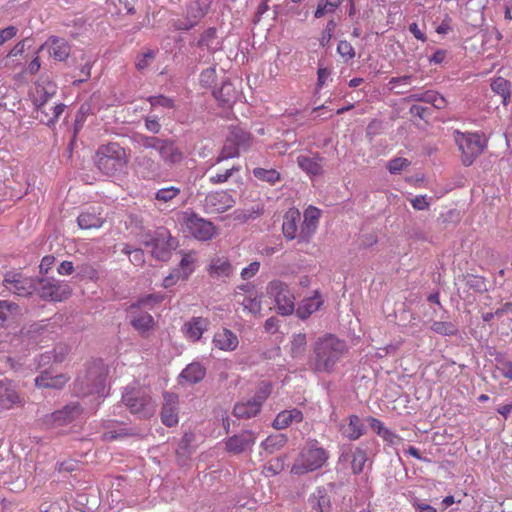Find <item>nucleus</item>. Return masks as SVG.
I'll return each instance as SVG.
<instances>
[{"label":"nucleus","instance_id":"obj_1","mask_svg":"<svg viewBox=\"0 0 512 512\" xmlns=\"http://www.w3.org/2000/svg\"><path fill=\"white\" fill-rule=\"evenodd\" d=\"M347 351L346 343L332 334L318 338L313 344L307 365L315 373H331Z\"/></svg>","mask_w":512,"mask_h":512},{"label":"nucleus","instance_id":"obj_2","mask_svg":"<svg viewBox=\"0 0 512 512\" xmlns=\"http://www.w3.org/2000/svg\"><path fill=\"white\" fill-rule=\"evenodd\" d=\"M127 164L126 150L117 142L102 144L95 153V165L104 175L117 177L125 172Z\"/></svg>","mask_w":512,"mask_h":512},{"label":"nucleus","instance_id":"obj_3","mask_svg":"<svg viewBox=\"0 0 512 512\" xmlns=\"http://www.w3.org/2000/svg\"><path fill=\"white\" fill-rule=\"evenodd\" d=\"M107 371L103 363L95 361L89 364L86 370L79 374L74 383V390L80 396L97 394L106 395Z\"/></svg>","mask_w":512,"mask_h":512},{"label":"nucleus","instance_id":"obj_4","mask_svg":"<svg viewBox=\"0 0 512 512\" xmlns=\"http://www.w3.org/2000/svg\"><path fill=\"white\" fill-rule=\"evenodd\" d=\"M122 402L126 408L139 419H149L156 411V402L149 389L139 385L125 387Z\"/></svg>","mask_w":512,"mask_h":512},{"label":"nucleus","instance_id":"obj_5","mask_svg":"<svg viewBox=\"0 0 512 512\" xmlns=\"http://www.w3.org/2000/svg\"><path fill=\"white\" fill-rule=\"evenodd\" d=\"M328 459L327 451L318 446L317 441L308 442L300 451L291 467V474L304 475L321 468Z\"/></svg>","mask_w":512,"mask_h":512},{"label":"nucleus","instance_id":"obj_6","mask_svg":"<svg viewBox=\"0 0 512 512\" xmlns=\"http://www.w3.org/2000/svg\"><path fill=\"white\" fill-rule=\"evenodd\" d=\"M149 239L144 242L145 246L151 247L153 257L161 261H167L171 257V253L178 246V241L172 237L165 227L157 228L152 235H148Z\"/></svg>","mask_w":512,"mask_h":512},{"label":"nucleus","instance_id":"obj_7","mask_svg":"<svg viewBox=\"0 0 512 512\" xmlns=\"http://www.w3.org/2000/svg\"><path fill=\"white\" fill-rule=\"evenodd\" d=\"M35 293L45 301L61 302L67 299L71 293V287L55 278H35Z\"/></svg>","mask_w":512,"mask_h":512},{"label":"nucleus","instance_id":"obj_8","mask_svg":"<svg viewBox=\"0 0 512 512\" xmlns=\"http://www.w3.org/2000/svg\"><path fill=\"white\" fill-rule=\"evenodd\" d=\"M455 142L462 153L461 159L465 166H470L484 150V144L478 133L455 131Z\"/></svg>","mask_w":512,"mask_h":512},{"label":"nucleus","instance_id":"obj_9","mask_svg":"<svg viewBox=\"0 0 512 512\" xmlns=\"http://www.w3.org/2000/svg\"><path fill=\"white\" fill-rule=\"evenodd\" d=\"M267 294L272 297L281 315H291L295 310V297L289 287L279 281H271L267 286Z\"/></svg>","mask_w":512,"mask_h":512},{"label":"nucleus","instance_id":"obj_10","mask_svg":"<svg viewBox=\"0 0 512 512\" xmlns=\"http://www.w3.org/2000/svg\"><path fill=\"white\" fill-rule=\"evenodd\" d=\"M182 223L187 231L198 240L207 241L214 236L213 223L201 218L193 211L182 212Z\"/></svg>","mask_w":512,"mask_h":512},{"label":"nucleus","instance_id":"obj_11","mask_svg":"<svg viewBox=\"0 0 512 512\" xmlns=\"http://www.w3.org/2000/svg\"><path fill=\"white\" fill-rule=\"evenodd\" d=\"M3 285L11 293L28 297L35 291L36 280L35 278L25 277L22 273L9 271L4 276Z\"/></svg>","mask_w":512,"mask_h":512},{"label":"nucleus","instance_id":"obj_12","mask_svg":"<svg viewBox=\"0 0 512 512\" xmlns=\"http://www.w3.org/2000/svg\"><path fill=\"white\" fill-rule=\"evenodd\" d=\"M82 414V408L78 403H70L62 409L54 411L43 417V424L48 428H60L75 421Z\"/></svg>","mask_w":512,"mask_h":512},{"label":"nucleus","instance_id":"obj_13","mask_svg":"<svg viewBox=\"0 0 512 512\" xmlns=\"http://www.w3.org/2000/svg\"><path fill=\"white\" fill-rule=\"evenodd\" d=\"M208 6L200 0L191 1L186 8L184 19H175L172 26L177 31H188L192 29L207 13Z\"/></svg>","mask_w":512,"mask_h":512},{"label":"nucleus","instance_id":"obj_14","mask_svg":"<svg viewBox=\"0 0 512 512\" xmlns=\"http://www.w3.org/2000/svg\"><path fill=\"white\" fill-rule=\"evenodd\" d=\"M257 440V433L253 430H244L225 439V450L234 455L250 452Z\"/></svg>","mask_w":512,"mask_h":512},{"label":"nucleus","instance_id":"obj_15","mask_svg":"<svg viewBox=\"0 0 512 512\" xmlns=\"http://www.w3.org/2000/svg\"><path fill=\"white\" fill-rule=\"evenodd\" d=\"M235 200L228 191H212L204 199V209L208 213H223L231 209Z\"/></svg>","mask_w":512,"mask_h":512},{"label":"nucleus","instance_id":"obj_16","mask_svg":"<svg viewBox=\"0 0 512 512\" xmlns=\"http://www.w3.org/2000/svg\"><path fill=\"white\" fill-rule=\"evenodd\" d=\"M135 172L143 180H157L161 178V164L154 158L143 155L135 160Z\"/></svg>","mask_w":512,"mask_h":512},{"label":"nucleus","instance_id":"obj_17","mask_svg":"<svg viewBox=\"0 0 512 512\" xmlns=\"http://www.w3.org/2000/svg\"><path fill=\"white\" fill-rule=\"evenodd\" d=\"M163 406L161 409V421L167 427H173L178 423L179 397L172 392L163 393Z\"/></svg>","mask_w":512,"mask_h":512},{"label":"nucleus","instance_id":"obj_18","mask_svg":"<svg viewBox=\"0 0 512 512\" xmlns=\"http://www.w3.org/2000/svg\"><path fill=\"white\" fill-rule=\"evenodd\" d=\"M45 48L48 49L49 55L57 61L66 60L69 57L71 50L68 41L57 36L49 37L48 40L38 48L37 53L41 52Z\"/></svg>","mask_w":512,"mask_h":512},{"label":"nucleus","instance_id":"obj_19","mask_svg":"<svg viewBox=\"0 0 512 512\" xmlns=\"http://www.w3.org/2000/svg\"><path fill=\"white\" fill-rule=\"evenodd\" d=\"M320 217V210L310 206L304 212V220L300 227L299 240L302 242H309L311 237L316 232L318 221Z\"/></svg>","mask_w":512,"mask_h":512},{"label":"nucleus","instance_id":"obj_20","mask_svg":"<svg viewBox=\"0 0 512 512\" xmlns=\"http://www.w3.org/2000/svg\"><path fill=\"white\" fill-rule=\"evenodd\" d=\"M296 162L298 166L311 177L323 174L325 158L318 152L312 153L311 155H299Z\"/></svg>","mask_w":512,"mask_h":512},{"label":"nucleus","instance_id":"obj_21","mask_svg":"<svg viewBox=\"0 0 512 512\" xmlns=\"http://www.w3.org/2000/svg\"><path fill=\"white\" fill-rule=\"evenodd\" d=\"M158 153L163 162L168 166L179 164L184 159L183 151L171 138H164Z\"/></svg>","mask_w":512,"mask_h":512},{"label":"nucleus","instance_id":"obj_22","mask_svg":"<svg viewBox=\"0 0 512 512\" xmlns=\"http://www.w3.org/2000/svg\"><path fill=\"white\" fill-rule=\"evenodd\" d=\"M265 398L257 395L246 402L237 403L233 409V415L239 419H249L256 416L263 405Z\"/></svg>","mask_w":512,"mask_h":512},{"label":"nucleus","instance_id":"obj_23","mask_svg":"<svg viewBox=\"0 0 512 512\" xmlns=\"http://www.w3.org/2000/svg\"><path fill=\"white\" fill-rule=\"evenodd\" d=\"M68 378L64 374L54 375L51 371L45 370L35 378V385L38 388L62 389Z\"/></svg>","mask_w":512,"mask_h":512},{"label":"nucleus","instance_id":"obj_24","mask_svg":"<svg viewBox=\"0 0 512 512\" xmlns=\"http://www.w3.org/2000/svg\"><path fill=\"white\" fill-rule=\"evenodd\" d=\"M56 94V86L48 82L46 85L38 86L36 88V95L34 98V104L37 107V113L45 116H49L46 109V104L50 98Z\"/></svg>","mask_w":512,"mask_h":512},{"label":"nucleus","instance_id":"obj_25","mask_svg":"<svg viewBox=\"0 0 512 512\" xmlns=\"http://www.w3.org/2000/svg\"><path fill=\"white\" fill-rule=\"evenodd\" d=\"M367 422L371 429L390 445H398L402 442V438L388 429L379 419L369 416L367 417Z\"/></svg>","mask_w":512,"mask_h":512},{"label":"nucleus","instance_id":"obj_26","mask_svg":"<svg viewBox=\"0 0 512 512\" xmlns=\"http://www.w3.org/2000/svg\"><path fill=\"white\" fill-rule=\"evenodd\" d=\"M301 219L299 210L290 208L283 217L282 232L287 240H293L297 236L298 222Z\"/></svg>","mask_w":512,"mask_h":512},{"label":"nucleus","instance_id":"obj_27","mask_svg":"<svg viewBox=\"0 0 512 512\" xmlns=\"http://www.w3.org/2000/svg\"><path fill=\"white\" fill-rule=\"evenodd\" d=\"M209 321L203 317H193L190 321L186 322L183 326L185 336L193 342L198 341L203 332L207 330Z\"/></svg>","mask_w":512,"mask_h":512},{"label":"nucleus","instance_id":"obj_28","mask_svg":"<svg viewBox=\"0 0 512 512\" xmlns=\"http://www.w3.org/2000/svg\"><path fill=\"white\" fill-rule=\"evenodd\" d=\"M213 343L220 350L233 351L237 348L239 341L231 330L224 328L214 335Z\"/></svg>","mask_w":512,"mask_h":512},{"label":"nucleus","instance_id":"obj_29","mask_svg":"<svg viewBox=\"0 0 512 512\" xmlns=\"http://www.w3.org/2000/svg\"><path fill=\"white\" fill-rule=\"evenodd\" d=\"M197 46L206 48L208 52L215 53L222 49V41L217 36V30L214 27L206 29L197 42Z\"/></svg>","mask_w":512,"mask_h":512},{"label":"nucleus","instance_id":"obj_30","mask_svg":"<svg viewBox=\"0 0 512 512\" xmlns=\"http://www.w3.org/2000/svg\"><path fill=\"white\" fill-rule=\"evenodd\" d=\"M323 304V300L321 299L319 293L316 291L315 294L311 297L303 299L298 308L296 309V314L300 319L308 318L312 313L316 312L321 305Z\"/></svg>","mask_w":512,"mask_h":512},{"label":"nucleus","instance_id":"obj_31","mask_svg":"<svg viewBox=\"0 0 512 512\" xmlns=\"http://www.w3.org/2000/svg\"><path fill=\"white\" fill-rule=\"evenodd\" d=\"M227 138L229 142L234 143L240 151H247L252 145L251 134L239 126L232 127Z\"/></svg>","mask_w":512,"mask_h":512},{"label":"nucleus","instance_id":"obj_32","mask_svg":"<svg viewBox=\"0 0 512 512\" xmlns=\"http://www.w3.org/2000/svg\"><path fill=\"white\" fill-rule=\"evenodd\" d=\"M19 402V395L7 381H0V410L10 409Z\"/></svg>","mask_w":512,"mask_h":512},{"label":"nucleus","instance_id":"obj_33","mask_svg":"<svg viewBox=\"0 0 512 512\" xmlns=\"http://www.w3.org/2000/svg\"><path fill=\"white\" fill-rule=\"evenodd\" d=\"M206 375V368L199 362H192L182 370L180 378L189 384L199 383Z\"/></svg>","mask_w":512,"mask_h":512},{"label":"nucleus","instance_id":"obj_34","mask_svg":"<svg viewBox=\"0 0 512 512\" xmlns=\"http://www.w3.org/2000/svg\"><path fill=\"white\" fill-rule=\"evenodd\" d=\"M208 271L211 277H229L234 269L228 259L218 257L212 259Z\"/></svg>","mask_w":512,"mask_h":512},{"label":"nucleus","instance_id":"obj_35","mask_svg":"<svg viewBox=\"0 0 512 512\" xmlns=\"http://www.w3.org/2000/svg\"><path fill=\"white\" fill-rule=\"evenodd\" d=\"M342 434L350 440H357L364 434V424L357 415L349 417V423L342 427Z\"/></svg>","mask_w":512,"mask_h":512},{"label":"nucleus","instance_id":"obj_36","mask_svg":"<svg viewBox=\"0 0 512 512\" xmlns=\"http://www.w3.org/2000/svg\"><path fill=\"white\" fill-rule=\"evenodd\" d=\"M309 503L317 512H330L331 510L330 497L324 489H318L313 493L309 498Z\"/></svg>","mask_w":512,"mask_h":512},{"label":"nucleus","instance_id":"obj_37","mask_svg":"<svg viewBox=\"0 0 512 512\" xmlns=\"http://www.w3.org/2000/svg\"><path fill=\"white\" fill-rule=\"evenodd\" d=\"M288 441L285 434L279 433L268 436L261 442L260 447L268 454H274L282 449Z\"/></svg>","mask_w":512,"mask_h":512},{"label":"nucleus","instance_id":"obj_38","mask_svg":"<svg viewBox=\"0 0 512 512\" xmlns=\"http://www.w3.org/2000/svg\"><path fill=\"white\" fill-rule=\"evenodd\" d=\"M306 347V334L298 333L292 335V339L290 341V355L293 359H302L305 355Z\"/></svg>","mask_w":512,"mask_h":512},{"label":"nucleus","instance_id":"obj_39","mask_svg":"<svg viewBox=\"0 0 512 512\" xmlns=\"http://www.w3.org/2000/svg\"><path fill=\"white\" fill-rule=\"evenodd\" d=\"M77 223L81 229L100 228L104 219L95 212L85 211L77 217Z\"/></svg>","mask_w":512,"mask_h":512},{"label":"nucleus","instance_id":"obj_40","mask_svg":"<svg viewBox=\"0 0 512 512\" xmlns=\"http://www.w3.org/2000/svg\"><path fill=\"white\" fill-rule=\"evenodd\" d=\"M192 440H193V435L186 433L179 441L177 449H176V455H177L178 462L180 464H184L185 461L192 454V452H193V449L191 446Z\"/></svg>","mask_w":512,"mask_h":512},{"label":"nucleus","instance_id":"obj_41","mask_svg":"<svg viewBox=\"0 0 512 512\" xmlns=\"http://www.w3.org/2000/svg\"><path fill=\"white\" fill-rule=\"evenodd\" d=\"M130 323L135 330L143 334L153 328L154 319L149 313L143 312L133 317Z\"/></svg>","mask_w":512,"mask_h":512},{"label":"nucleus","instance_id":"obj_42","mask_svg":"<svg viewBox=\"0 0 512 512\" xmlns=\"http://www.w3.org/2000/svg\"><path fill=\"white\" fill-rule=\"evenodd\" d=\"M214 97L223 104H229L235 99V91L230 81H224L222 86L213 91Z\"/></svg>","mask_w":512,"mask_h":512},{"label":"nucleus","instance_id":"obj_43","mask_svg":"<svg viewBox=\"0 0 512 512\" xmlns=\"http://www.w3.org/2000/svg\"><path fill=\"white\" fill-rule=\"evenodd\" d=\"M253 175L258 180L267 182L270 185L276 184L281 179L280 173L275 169L257 167L253 170Z\"/></svg>","mask_w":512,"mask_h":512},{"label":"nucleus","instance_id":"obj_44","mask_svg":"<svg viewBox=\"0 0 512 512\" xmlns=\"http://www.w3.org/2000/svg\"><path fill=\"white\" fill-rule=\"evenodd\" d=\"M65 107L66 106L63 103L56 104L47 111L49 116L37 113L36 118L39 119L40 122L45 123L48 126H52L58 121L60 115L64 112Z\"/></svg>","mask_w":512,"mask_h":512},{"label":"nucleus","instance_id":"obj_45","mask_svg":"<svg viewBox=\"0 0 512 512\" xmlns=\"http://www.w3.org/2000/svg\"><path fill=\"white\" fill-rule=\"evenodd\" d=\"M368 460L367 453L362 448H356L352 453L351 467L354 474H360L366 461Z\"/></svg>","mask_w":512,"mask_h":512},{"label":"nucleus","instance_id":"obj_46","mask_svg":"<svg viewBox=\"0 0 512 512\" xmlns=\"http://www.w3.org/2000/svg\"><path fill=\"white\" fill-rule=\"evenodd\" d=\"M239 155H240V149L238 147H236L234 143L229 142V139L226 138V141H225L219 155L215 159V164H219L220 162L230 159V158L238 157Z\"/></svg>","mask_w":512,"mask_h":512},{"label":"nucleus","instance_id":"obj_47","mask_svg":"<svg viewBox=\"0 0 512 512\" xmlns=\"http://www.w3.org/2000/svg\"><path fill=\"white\" fill-rule=\"evenodd\" d=\"M430 329L440 335L443 336H454L458 333V329L455 324L452 322H446V321H434Z\"/></svg>","mask_w":512,"mask_h":512},{"label":"nucleus","instance_id":"obj_48","mask_svg":"<svg viewBox=\"0 0 512 512\" xmlns=\"http://www.w3.org/2000/svg\"><path fill=\"white\" fill-rule=\"evenodd\" d=\"M464 282L466 287L474 292L483 293L487 291V284L484 277L469 274L464 277Z\"/></svg>","mask_w":512,"mask_h":512},{"label":"nucleus","instance_id":"obj_49","mask_svg":"<svg viewBox=\"0 0 512 512\" xmlns=\"http://www.w3.org/2000/svg\"><path fill=\"white\" fill-rule=\"evenodd\" d=\"M19 311V306L13 302H9L6 300L0 301V327L4 326V324L11 318L13 314H16Z\"/></svg>","mask_w":512,"mask_h":512},{"label":"nucleus","instance_id":"obj_50","mask_svg":"<svg viewBox=\"0 0 512 512\" xmlns=\"http://www.w3.org/2000/svg\"><path fill=\"white\" fill-rule=\"evenodd\" d=\"M181 193L180 188L176 186H169L159 189L154 196V199L161 203H168L175 199Z\"/></svg>","mask_w":512,"mask_h":512},{"label":"nucleus","instance_id":"obj_51","mask_svg":"<svg viewBox=\"0 0 512 512\" xmlns=\"http://www.w3.org/2000/svg\"><path fill=\"white\" fill-rule=\"evenodd\" d=\"M164 138H159L156 136H147L144 134H137L136 141L137 143L145 149H155L159 151V147L161 146Z\"/></svg>","mask_w":512,"mask_h":512},{"label":"nucleus","instance_id":"obj_52","mask_svg":"<svg viewBox=\"0 0 512 512\" xmlns=\"http://www.w3.org/2000/svg\"><path fill=\"white\" fill-rule=\"evenodd\" d=\"M498 366V370L501 375L510 381H512V358H506L503 355H497L495 358Z\"/></svg>","mask_w":512,"mask_h":512},{"label":"nucleus","instance_id":"obj_53","mask_svg":"<svg viewBox=\"0 0 512 512\" xmlns=\"http://www.w3.org/2000/svg\"><path fill=\"white\" fill-rule=\"evenodd\" d=\"M189 276L190 271L181 272L179 269H175L164 278L162 286L164 288H170L174 286L179 280H187Z\"/></svg>","mask_w":512,"mask_h":512},{"label":"nucleus","instance_id":"obj_54","mask_svg":"<svg viewBox=\"0 0 512 512\" xmlns=\"http://www.w3.org/2000/svg\"><path fill=\"white\" fill-rule=\"evenodd\" d=\"M240 171V166H232L223 172L216 173L209 177V182L213 185L222 184L228 181L235 172Z\"/></svg>","mask_w":512,"mask_h":512},{"label":"nucleus","instance_id":"obj_55","mask_svg":"<svg viewBox=\"0 0 512 512\" xmlns=\"http://www.w3.org/2000/svg\"><path fill=\"white\" fill-rule=\"evenodd\" d=\"M511 83L503 77H497L491 83V89L493 92L500 96H507L510 92Z\"/></svg>","mask_w":512,"mask_h":512},{"label":"nucleus","instance_id":"obj_56","mask_svg":"<svg viewBox=\"0 0 512 512\" xmlns=\"http://www.w3.org/2000/svg\"><path fill=\"white\" fill-rule=\"evenodd\" d=\"M241 305L245 311L253 315H259L261 312V301L256 297H244L241 301Z\"/></svg>","mask_w":512,"mask_h":512},{"label":"nucleus","instance_id":"obj_57","mask_svg":"<svg viewBox=\"0 0 512 512\" xmlns=\"http://www.w3.org/2000/svg\"><path fill=\"white\" fill-rule=\"evenodd\" d=\"M337 52L344 59L345 62H348L349 60L355 57V49L353 48L351 43H349L346 40L339 41L337 45Z\"/></svg>","mask_w":512,"mask_h":512},{"label":"nucleus","instance_id":"obj_58","mask_svg":"<svg viewBox=\"0 0 512 512\" xmlns=\"http://www.w3.org/2000/svg\"><path fill=\"white\" fill-rule=\"evenodd\" d=\"M147 100L152 107L161 106L163 108L172 109L175 106L174 100L164 95L150 96Z\"/></svg>","mask_w":512,"mask_h":512},{"label":"nucleus","instance_id":"obj_59","mask_svg":"<svg viewBox=\"0 0 512 512\" xmlns=\"http://www.w3.org/2000/svg\"><path fill=\"white\" fill-rule=\"evenodd\" d=\"M336 26H337V23L333 19H331L327 22L326 27L322 32L321 38L319 39L320 45L322 47H325L330 43V41L333 37V33L336 29Z\"/></svg>","mask_w":512,"mask_h":512},{"label":"nucleus","instance_id":"obj_60","mask_svg":"<svg viewBox=\"0 0 512 512\" xmlns=\"http://www.w3.org/2000/svg\"><path fill=\"white\" fill-rule=\"evenodd\" d=\"M409 165L410 162L406 158H395L388 162L387 168L391 174H398Z\"/></svg>","mask_w":512,"mask_h":512},{"label":"nucleus","instance_id":"obj_61","mask_svg":"<svg viewBox=\"0 0 512 512\" xmlns=\"http://www.w3.org/2000/svg\"><path fill=\"white\" fill-rule=\"evenodd\" d=\"M216 80V70L213 67L203 70L200 74V84L203 87H211Z\"/></svg>","mask_w":512,"mask_h":512},{"label":"nucleus","instance_id":"obj_62","mask_svg":"<svg viewBox=\"0 0 512 512\" xmlns=\"http://www.w3.org/2000/svg\"><path fill=\"white\" fill-rule=\"evenodd\" d=\"M155 59V52L152 50H148L143 53L140 57H138L136 61V67L138 70H143L147 68Z\"/></svg>","mask_w":512,"mask_h":512},{"label":"nucleus","instance_id":"obj_63","mask_svg":"<svg viewBox=\"0 0 512 512\" xmlns=\"http://www.w3.org/2000/svg\"><path fill=\"white\" fill-rule=\"evenodd\" d=\"M260 262L253 261L247 267L243 268L240 275L243 280H249L254 277L260 270Z\"/></svg>","mask_w":512,"mask_h":512},{"label":"nucleus","instance_id":"obj_64","mask_svg":"<svg viewBox=\"0 0 512 512\" xmlns=\"http://www.w3.org/2000/svg\"><path fill=\"white\" fill-rule=\"evenodd\" d=\"M291 424V419L288 417V413L286 411H281L278 413L276 418L273 421L272 426L277 430H282L287 428Z\"/></svg>","mask_w":512,"mask_h":512}]
</instances>
